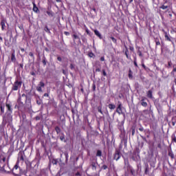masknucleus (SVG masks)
Segmentation results:
<instances>
[{
    "instance_id": "obj_1",
    "label": "nucleus",
    "mask_w": 176,
    "mask_h": 176,
    "mask_svg": "<svg viewBox=\"0 0 176 176\" xmlns=\"http://www.w3.org/2000/svg\"><path fill=\"white\" fill-rule=\"evenodd\" d=\"M19 102H21V104H27V102H29V104H31V98H28L25 94H23L21 96H20L18 98Z\"/></svg>"
},
{
    "instance_id": "obj_2",
    "label": "nucleus",
    "mask_w": 176,
    "mask_h": 176,
    "mask_svg": "<svg viewBox=\"0 0 176 176\" xmlns=\"http://www.w3.org/2000/svg\"><path fill=\"white\" fill-rule=\"evenodd\" d=\"M23 85V81H19L16 80L12 87V91H17L21 89V85Z\"/></svg>"
},
{
    "instance_id": "obj_3",
    "label": "nucleus",
    "mask_w": 176,
    "mask_h": 176,
    "mask_svg": "<svg viewBox=\"0 0 176 176\" xmlns=\"http://www.w3.org/2000/svg\"><path fill=\"white\" fill-rule=\"evenodd\" d=\"M12 120V113L6 112L5 115L3 116V121L6 123H10Z\"/></svg>"
},
{
    "instance_id": "obj_4",
    "label": "nucleus",
    "mask_w": 176,
    "mask_h": 176,
    "mask_svg": "<svg viewBox=\"0 0 176 176\" xmlns=\"http://www.w3.org/2000/svg\"><path fill=\"white\" fill-rule=\"evenodd\" d=\"M89 165H90V167H91V170H93V171H96V170H97V166H98L97 158L93 159V160L90 159Z\"/></svg>"
},
{
    "instance_id": "obj_5",
    "label": "nucleus",
    "mask_w": 176,
    "mask_h": 176,
    "mask_svg": "<svg viewBox=\"0 0 176 176\" xmlns=\"http://www.w3.org/2000/svg\"><path fill=\"white\" fill-rule=\"evenodd\" d=\"M122 103L120 102H118V105L116 109V112L117 113H118V115H123L124 116H125L126 114H124V113L122 110Z\"/></svg>"
},
{
    "instance_id": "obj_6",
    "label": "nucleus",
    "mask_w": 176,
    "mask_h": 176,
    "mask_svg": "<svg viewBox=\"0 0 176 176\" xmlns=\"http://www.w3.org/2000/svg\"><path fill=\"white\" fill-rule=\"evenodd\" d=\"M121 153H120V149H116V151L114 153V157L113 159L114 160H116V162H118V160H119V159H120L121 157Z\"/></svg>"
},
{
    "instance_id": "obj_7",
    "label": "nucleus",
    "mask_w": 176,
    "mask_h": 176,
    "mask_svg": "<svg viewBox=\"0 0 176 176\" xmlns=\"http://www.w3.org/2000/svg\"><path fill=\"white\" fill-rule=\"evenodd\" d=\"M6 107L7 108V111L6 112H8V113H12L13 112V109L12 108V102H6Z\"/></svg>"
},
{
    "instance_id": "obj_8",
    "label": "nucleus",
    "mask_w": 176,
    "mask_h": 176,
    "mask_svg": "<svg viewBox=\"0 0 176 176\" xmlns=\"http://www.w3.org/2000/svg\"><path fill=\"white\" fill-rule=\"evenodd\" d=\"M168 156H169L172 160L175 159V155H174V152H173L171 148L168 151Z\"/></svg>"
},
{
    "instance_id": "obj_9",
    "label": "nucleus",
    "mask_w": 176,
    "mask_h": 176,
    "mask_svg": "<svg viewBox=\"0 0 176 176\" xmlns=\"http://www.w3.org/2000/svg\"><path fill=\"white\" fill-rule=\"evenodd\" d=\"M6 19H3L1 21V30L5 31V28H6Z\"/></svg>"
},
{
    "instance_id": "obj_10",
    "label": "nucleus",
    "mask_w": 176,
    "mask_h": 176,
    "mask_svg": "<svg viewBox=\"0 0 176 176\" xmlns=\"http://www.w3.org/2000/svg\"><path fill=\"white\" fill-rule=\"evenodd\" d=\"M173 6V3H170V5L166 6V4H162L160 7V9H162V10H166V9H168V8H171Z\"/></svg>"
},
{
    "instance_id": "obj_11",
    "label": "nucleus",
    "mask_w": 176,
    "mask_h": 176,
    "mask_svg": "<svg viewBox=\"0 0 176 176\" xmlns=\"http://www.w3.org/2000/svg\"><path fill=\"white\" fill-rule=\"evenodd\" d=\"M32 5H33V12H34V13H39V8H38V7L36 6L35 1L32 2Z\"/></svg>"
},
{
    "instance_id": "obj_12",
    "label": "nucleus",
    "mask_w": 176,
    "mask_h": 176,
    "mask_svg": "<svg viewBox=\"0 0 176 176\" xmlns=\"http://www.w3.org/2000/svg\"><path fill=\"white\" fill-rule=\"evenodd\" d=\"M162 32H164V34L166 41H168V42H171V38H170V36H168V34L167 33V32H166V30H164V29H162Z\"/></svg>"
},
{
    "instance_id": "obj_13",
    "label": "nucleus",
    "mask_w": 176,
    "mask_h": 176,
    "mask_svg": "<svg viewBox=\"0 0 176 176\" xmlns=\"http://www.w3.org/2000/svg\"><path fill=\"white\" fill-rule=\"evenodd\" d=\"M145 100H146V97H143L141 100V105L142 107H148V103L146 102H145Z\"/></svg>"
},
{
    "instance_id": "obj_14",
    "label": "nucleus",
    "mask_w": 176,
    "mask_h": 176,
    "mask_svg": "<svg viewBox=\"0 0 176 176\" xmlns=\"http://www.w3.org/2000/svg\"><path fill=\"white\" fill-rule=\"evenodd\" d=\"M94 32L95 34V35L96 36H98V38H99V39H102V36L101 35V33H100V32L97 30H94Z\"/></svg>"
},
{
    "instance_id": "obj_15",
    "label": "nucleus",
    "mask_w": 176,
    "mask_h": 176,
    "mask_svg": "<svg viewBox=\"0 0 176 176\" xmlns=\"http://www.w3.org/2000/svg\"><path fill=\"white\" fill-rule=\"evenodd\" d=\"M153 91L152 90H148L147 92H146V96H147V98H153Z\"/></svg>"
},
{
    "instance_id": "obj_16",
    "label": "nucleus",
    "mask_w": 176,
    "mask_h": 176,
    "mask_svg": "<svg viewBox=\"0 0 176 176\" xmlns=\"http://www.w3.org/2000/svg\"><path fill=\"white\" fill-rule=\"evenodd\" d=\"M173 70H172V72H170V75H172V76H173V78H175V74H176V65H174L173 66Z\"/></svg>"
},
{
    "instance_id": "obj_17",
    "label": "nucleus",
    "mask_w": 176,
    "mask_h": 176,
    "mask_svg": "<svg viewBox=\"0 0 176 176\" xmlns=\"http://www.w3.org/2000/svg\"><path fill=\"white\" fill-rule=\"evenodd\" d=\"M125 56L128 60H130L131 57L129 56V48H127V46L125 45Z\"/></svg>"
},
{
    "instance_id": "obj_18",
    "label": "nucleus",
    "mask_w": 176,
    "mask_h": 176,
    "mask_svg": "<svg viewBox=\"0 0 176 176\" xmlns=\"http://www.w3.org/2000/svg\"><path fill=\"white\" fill-rule=\"evenodd\" d=\"M11 61L12 63H16V54H14V51L11 54Z\"/></svg>"
},
{
    "instance_id": "obj_19",
    "label": "nucleus",
    "mask_w": 176,
    "mask_h": 176,
    "mask_svg": "<svg viewBox=\"0 0 176 176\" xmlns=\"http://www.w3.org/2000/svg\"><path fill=\"white\" fill-rule=\"evenodd\" d=\"M20 155V157H19V160H21V162H24V155H25V153L24 152L23 153H19Z\"/></svg>"
},
{
    "instance_id": "obj_20",
    "label": "nucleus",
    "mask_w": 176,
    "mask_h": 176,
    "mask_svg": "<svg viewBox=\"0 0 176 176\" xmlns=\"http://www.w3.org/2000/svg\"><path fill=\"white\" fill-rule=\"evenodd\" d=\"M144 133L146 135V138H151V131L149 129L144 130Z\"/></svg>"
},
{
    "instance_id": "obj_21",
    "label": "nucleus",
    "mask_w": 176,
    "mask_h": 176,
    "mask_svg": "<svg viewBox=\"0 0 176 176\" xmlns=\"http://www.w3.org/2000/svg\"><path fill=\"white\" fill-rule=\"evenodd\" d=\"M1 113H5V104H0Z\"/></svg>"
},
{
    "instance_id": "obj_22",
    "label": "nucleus",
    "mask_w": 176,
    "mask_h": 176,
    "mask_svg": "<svg viewBox=\"0 0 176 176\" xmlns=\"http://www.w3.org/2000/svg\"><path fill=\"white\" fill-rule=\"evenodd\" d=\"M148 173H149V165L146 164L144 174H148Z\"/></svg>"
},
{
    "instance_id": "obj_23",
    "label": "nucleus",
    "mask_w": 176,
    "mask_h": 176,
    "mask_svg": "<svg viewBox=\"0 0 176 176\" xmlns=\"http://www.w3.org/2000/svg\"><path fill=\"white\" fill-rule=\"evenodd\" d=\"M155 46H160V40H159V38H155Z\"/></svg>"
},
{
    "instance_id": "obj_24",
    "label": "nucleus",
    "mask_w": 176,
    "mask_h": 176,
    "mask_svg": "<svg viewBox=\"0 0 176 176\" xmlns=\"http://www.w3.org/2000/svg\"><path fill=\"white\" fill-rule=\"evenodd\" d=\"M137 49H138V54L139 55L140 57H142V52L140 50L141 47H137Z\"/></svg>"
},
{
    "instance_id": "obj_25",
    "label": "nucleus",
    "mask_w": 176,
    "mask_h": 176,
    "mask_svg": "<svg viewBox=\"0 0 176 176\" xmlns=\"http://www.w3.org/2000/svg\"><path fill=\"white\" fill-rule=\"evenodd\" d=\"M133 64H134L135 67L138 68V64L137 63V56H134V58H133Z\"/></svg>"
},
{
    "instance_id": "obj_26",
    "label": "nucleus",
    "mask_w": 176,
    "mask_h": 176,
    "mask_svg": "<svg viewBox=\"0 0 176 176\" xmlns=\"http://www.w3.org/2000/svg\"><path fill=\"white\" fill-rule=\"evenodd\" d=\"M108 108L109 109H115L116 108V106H115V104H109L108 105Z\"/></svg>"
},
{
    "instance_id": "obj_27",
    "label": "nucleus",
    "mask_w": 176,
    "mask_h": 176,
    "mask_svg": "<svg viewBox=\"0 0 176 176\" xmlns=\"http://www.w3.org/2000/svg\"><path fill=\"white\" fill-rule=\"evenodd\" d=\"M42 63H43L44 67H45V65H47V60H46V57H45V56H43V57Z\"/></svg>"
},
{
    "instance_id": "obj_28",
    "label": "nucleus",
    "mask_w": 176,
    "mask_h": 176,
    "mask_svg": "<svg viewBox=\"0 0 176 176\" xmlns=\"http://www.w3.org/2000/svg\"><path fill=\"white\" fill-rule=\"evenodd\" d=\"M96 156L101 157L102 156V152L100 150H98L96 153Z\"/></svg>"
},
{
    "instance_id": "obj_29",
    "label": "nucleus",
    "mask_w": 176,
    "mask_h": 176,
    "mask_svg": "<svg viewBox=\"0 0 176 176\" xmlns=\"http://www.w3.org/2000/svg\"><path fill=\"white\" fill-rule=\"evenodd\" d=\"M173 62L171 60L168 61V65H165L166 68H171Z\"/></svg>"
},
{
    "instance_id": "obj_30",
    "label": "nucleus",
    "mask_w": 176,
    "mask_h": 176,
    "mask_svg": "<svg viewBox=\"0 0 176 176\" xmlns=\"http://www.w3.org/2000/svg\"><path fill=\"white\" fill-rule=\"evenodd\" d=\"M72 36L74 41H75L76 39H79V41H80V38H79V36H78L77 34H73Z\"/></svg>"
},
{
    "instance_id": "obj_31",
    "label": "nucleus",
    "mask_w": 176,
    "mask_h": 176,
    "mask_svg": "<svg viewBox=\"0 0 176 176\" xmlns=\"http://www.w3.org/2000/svg\"><path fill=\"white\" fill-rule=\"evenodd\" d=\"M55 131H56V133H58V134H60V133H61V129H60L59 126H56Z\"/></svg>"
},
{
    "instance_id": "obj_32",
    "label": "nucleus",
    "mask_w": 176,
    "mask_h": 176,
    "mask_svg": "<svg viewBox=\"0 0 176 176\" xmlns=\"http://www.w3.org/2000/svg\"><path fill=\"white\" fill-rule=\"evenodd\" d=\"M110 39H111L112 42H113V43H118V40L116 38H115V37L113 36H110Z\"/></svg>"
},
{
    "instance_id": "obj_33",
    "label": "nucleus",
    "mask_w": 176,
    "mask_h": 176,
    "mask_svg": "<svg viewBox=\"0 0 176 176\" xmlns=\"http://www.w3.org/2000/svg\"><path fill=\"white\" fill-rule=\"evenodd\" d=\"M47 14H48V16L50 17H53L54 16V14L52 11H47Z\"/></svg>"
},
{
    "instance_id": "obj_34",
    "label": "nucleus",
    "mask_w": 176,
    "mask_h": 176,
    "mask_svg": "<svg viewBox=\"0 0 176 176\" xmlns=\"http://www.w3.org/2000/svg\"><path fill=\"white\" fill-rule=\"evenodd\" d=\"M129 79H133V72H131V69H129V73L128 75Z\"/></svg>"
},
{
    "instance_id": "obj_35",
    "label": "nucleus",
    "mask_w": 176,
    "mask_h": 176,
    "mask_svg": "<svg viewBox=\"0 0 176 176\" xmlns=\"http://www.w3.org/2000/svg\"><path fill=\"white\" fill-rule=\"evenodd\" d=\"M88 56L90 57V58H93V57H95L96 55H94V53L91 52L88 53Z\"/></svg>"
},
{
    "instance_id": "obj_36",
    "label": "nucleus",
    "mask_w": 176,
    "mask_h": 176,
    "mask_svg": "<svg viewBox=\"0 0 176 176\" xmlns=\"http://www.w3.org/2000/svg\"><path fill=\"white\" fill-rule=\"evenodd\" d=\"M38 87H45V82H43V81H41L40 82H39V84L38 85Z\"/></svg>"
},
{
    "instance_id": "obj_37",
    "label": "nucleus",
    "mask_w": 176,
    "mask_h": 176,
    "mask_svg": "<svg viewBox=\"0 0 176 176\" xmlns=\"http://www.w3.org/2000/svg\"><path fill=\"white\" fill-rule=\"evenodd\" d=\"M172 142H175L176 143V136L175 134L172 135Z\"/></svg>"
},
{
    "instance_id": "obj_38",
    "label": "nucleus",
    "mask_w": 176,
    "mask_h": 176,
    "mask_svg": "<svg viewBox=\"0 0 176 176\" xmlns=\"http://www.w3.org/2000/svg\"><path fill=\"white\" fill-rule=\"evenodd\" d=\"M98 112H99L100 113H101V115H103V113H102V107H98Z\"/></svg>"
},
{
    "instance_id": "obj_39",
    "label": "nucleus",
    "mask_w": 176,
    "mask_h": 176,
    "mask_svg": "<svg viewBox=\"0 0 176 176\" xmlns=\"http://www.w3.org/2000/svg\"><path fill=\"white\" fill-rule=\"evenodd\" d=\"M166 3H168V5H170L171 3H170V0H164V2L162 3V5H166Z\"/></svg>"
},
{
    "instance_id": "obj_40",
    "label": "nucleus",
    "mask_w": 176,
    "mask_h": 176,
    "mask_svg": "<svg viewBox=\"0 0 176 176\" xmlns=\"http://www.w3.org/2000/svg\"><path fill=\"white\" fill-rule=\"evenodd\" d=\"M171 122H172V126H175L176 120L174 118H172Z\"/></svg>"
},
{
    "instance_id": "obj_41",
    "label": "nucleus",
    "mask_w": 176,
    "mask_h": 176,
    "mask_svg": "<svg viewBox=\"0 0 176 176\" xmlns=\"http://www.w3.org/2000/svg\"><path fill=\"white\" fill-rule=\"evenodd\" d=\"M36 90H37V91H39L40 93H42V88L41 87H39V85H38L36 87Z\"/></svg>"
},
{
    "instance_id": "obj_42",
    "label": "nucleus",
    "mask_w": 176,
    "mask_h": 176,
    "mask_svg": "<svg viewBox=\"0 0 176 176\" xmlns=\"http://www.w3.org/2000/svg\"><path fill=\"white\" fill-rule=\"evenodd\" d=\"M58 163V160H57L56 159L52 160V164H57Z\"/></svg>"
},
{
    "instance_id": "obj_43",
    "label": "nucleus",
    "mask_w": 176,
    "mask_h": 176,
    "mask_svg": "<svg viewBox=\"0 0 176 176\" xmlns=\"http://www.w3.org/2000/svg\"><path fill=\"white\" fill-rule=\"evenodd\" d=\"M103 76H107V72L105 71V69H103L102 70Z\"/></svg>"
},
{
    "instance_id": "obj_44",
    "label": "nucleus",
    "mask_w": 176,
    "mask_h": 176,
    "mask_svg": "<svg viewBox=\"0 0 176 176\" xmlns=\"http://www.w3.org/2000/svg\"><path fill=\"white\" fill-rule=\"evenodd\" d=\"M69 68H70V69H75V65H74L72 63L70 64Z\"/></svg>"
},
{
    "instance_id": "obj_45",
    "label": "nucleus",
    "mask_w": 176,
    "mask_h": 176,
    "mask_svg": "<svg viewBox=\"0 0 176 176\" xmlns=\"http://www.w3.org/2000/svg\"><path fill=\"white\" fill-rule=\"evenodd\" d=\"M131 175L135 176V170H134L133 169H131Z\"/></svg>"
},
{
    "instance_id": "obj_46",
    "label": "nucleus",
    "mask_w": 176,
    "mask_h": 176,
    "mask_svg": "<svg viewBox=\"0 0 176 176\" xmlns=\"http://www.w3.org/2000/svg\"><path fill=\"white\" fill-rule=\"evenodd\" d=\"M141 138L142 139L143 141H145V142H148V140H146V138L142 136V135H140Z\"/></svg>"
},
{
    "instance_id": "obj_47",
    "label": "nucleus",
    "mask_w": 176,
    "mask_h": 176,
    "mask_svg": "<svg viewBox=\"0 0 176 176\" xmlns=\"http://www.w3.org/2000/svg\"><path fill=\"white\" fill-rule=\"evenodd\" d=\"M107 168H108V166H107V165H103L102 166V170H107Z\"/></svg>"
},
{
    "instance_id": "obj_48",
    "label": "nucleus",
    "mask_w": 176,
    "mask_h": 176,
    "mask_svg": "<svg viewBox=\"0 0 176 176\" xmlns=\"http://www.w3.org/2000/svg\"><path fill=\"white\" fill-rule=\"evenodd\" d=\"M50 92H49V93H45V94H44V95H43L44 97H50Z\"/></svg>"
},
{
    "instance_id": "obj_49",
    "label": "nucleus",
    "mask_w": 176,
    "mask_h": 176,
    "mask_svg": "<svg viewBox=\"0 0 176 176\" xmlns=\"http://www.w3.org/2000/svg\"><path fill=\"white\" fill-rule=\"evenodd\" d=\"M92 90L93 91H96V84L92 85Z\"/></svg>"
},
{
    "instance_id": "obj_50",
    "label": "nucleus",
    "mask_w": 176,
    "mask_h": 176,
    "mask_svg": "<svg viewBox=\"0 0 176 176\" xmlns=\"http://www.w3.org/2000/svg\"><path fill=\"white\" fill-rule=\"evenodd\" d=\"M60 141H64V140H65V137L64 135H61L60 137Z\"/></svg>"
},
{
    "instance_id": "obj_51",
    "label": "nucleus",
    "mask_w": 176,
    "mask_h": 176,
    "mask_svg": "<svg viewBox=\"0 0 176 176\" xmlns=\"http://www.w3.org/2000/svg\"><path fill=\"white\" fill-rule=\"evenodd\" d=\"M139 130H140V131H144V133H145V130L144 129V127H143V126H140V127L139 128Z\"/></svg>"
},
{
    "instance_id": "obj_52",
    "label": "nucleus",
    "mask_w": 176,
    "mask_h": 176,
    "mask_svg": "<svg viewBox=\"0 0 176 176\" xmlns=\"http://www.w3.org/2000/svg\"><path fill=\"white\" fill-rule=\"evenodd\" d=\"M85 32H87V35H90V31L87 28L85 29Z\"/></svg>"
},
{
    "instance_id": "obj_53",
    "label": "nucleus",
    "mask_w": 176,
    "mask_h": 176,
    "mask_svg": "<svg viewBox=\"0 0 176 176\" xmlns=\"http://www.w3.org/2000/svg\"><path fill=\"white\" fill-rule=\"evenodd\" d=\"M129 50H131V52H134V47L129 46Z\"/></svg>"
},
{
    "instance_id": "obj_54",
    "label": "nucleus",
    "mask_w": 176,
    "mask_h": 176,
    "mask_svg": "<svg viewBox=\"0 0 176 176\" xmlns=\"http://www.w3.org/2000/svg\"><path fill=\"white\" fill-rule=\"evenodd\" d=\"M29 56H30V57H32V58H34V53L30 52V53H29Z\"/></svg>"
},
{
    "instance_id": "obj_55",
    "label": "nucleus",
    "mask_w": 176,
    "mask_h": 176,
    "mask_svg": "<svg viewBox=\"0 0 176 176\" xmlns=\"http://www.w3.org/2000/svg\"><path fill=\"white\" fill-rule=\"evenodd\" d=\"M1 162H3V163H5L6 162V157H3L2 158V160H1Z\"/></svg>"
},
{
    "instance_id": "obj_56",
    "label": "nucleus",
    "mask_w": 176,
    "mask_h": 176,
    "mask_svg": "<svg viewBox=\"0 0 176 176\" xmlns=\"http://www.w3.org/2000/svg\"><path fill=\"white\" fill-rule=\"evenodd\" d=\"M57 60H58V61H63V59L61 58V56H58Z\"/></svg>"
},
{
    "instance_id": "obj_57",
    "label": "nucleus",
    "mask_w": 176,
    "mask_h": 176,
    "mask_svg": "<svg viewBox=\"0 0 176 176\" xmlns=\"http://www.w3.org/2000/svg\"><path fill=\"white\" fill-rule=\"evenodd\" d=\"M64 34L66 35V36H69V32H64Z\"/></svg>"
},
{
    "instance_id": "obj_58",
    "label": "nucleus",
    "mask_w": 176,
    "mask_h": 176,
    "mask_svg": "<svg viewBox=\"0 0 176 176\" xmlns=\"http://www.w3.org/2000/svg\"><path fill=\"white\" fill-rule=\"evenodd\" d=\"M65 156L66 160H68V153H65Z\"/></svg>"
},
{
    "instance_id": "obj_59",
    "label": "nucleus",
    "mask_w": 176,
    "mask_h": 176,
    "mask_svg": "<svg viewBox=\"0 0 176 176\" xmlns=\"http://www.w3.org/2000/svg\"><path fill=\"white\" fill-rule=\"evenodd\" d=\"M100 60V61H105V57L102 56Z\"/></svg>"
},
{
    "instance_id": "obj_60",
    "label": "nucleus",
    "mask_w": 176,
    "mask_h": 176,
    "mask_svg": "<svg viewBox=\"0 0 176 176\" xmlns=\"http://www.w3.org/2000/svg\"><path fill=\"white\" fill-rule=\"evenodd\" d=\"M30 75H32V76H35L36 74L34 72H30Z\"/></svg>"
},
{
    "instance_id": "obj_61",
    "label": "nucleus",
    "mask_w": 176,
    "mask_h": 176,
    "mask_svg": "<svg viewBox=\"0 0 176 176\" xmlns=\"http://www.w3.org/2000/svg\"><path fill=\"white\" fill-rule=\"evenodd\" d=\"M135 134V129H132V135H134Z\"/></svg>"
},
{
    "instance_id": "obj_62",
    "label": "nucleus",
    "mask_w": 176,
    "mask_h": 176,
    "mask_svg": "<svg viewBox=\"0 0 176 176\" xmlns=\"http://www.w3.org/2000/svg\"><path fill=\"white\" fill-rule=\"evenodd\" d=\"M35 119H36V120H41V117H39V116H36V117H35Z\"/></svg>"
},
{
    "instance_id": "obj_63",
    "label": "nucleus",
    "mask_w": 176,
    "mask_h": 176,
    "mask_svg": "<svg viewBox=\"0 0 176 176\" xmlns=\"http://www.w3.org/2000/svg\"><path fill=\"white\" fill-rule=\"evenodd\" d=\"M142 67L144 68V69H146V66H145V64L142 63Z\"/></svg>"
},
{
    "instance_id": "obj_64",
    "label": "nucleus",
    "mask_w": 176,
    "mask_h": 176,
    "mask_svg": "<svg viewBox=\"0 0 176 176\" xmlns=\"http://www.w3.org/2000/svg\"><path fill=\"white\" fill-rule=\"evenodd\" d=\"M45 31H46V32H50V30H49V28H47V26L45 27Z\"/></svg>"
}]
</instances>
